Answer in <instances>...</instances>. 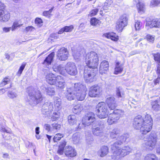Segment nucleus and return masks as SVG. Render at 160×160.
<instances>
[{
  "mask_svg": "<svg viewBox=\"0 0 160 160\" xmlns=\"http://www.w3.org/2000/svg\"><path fill=\"white\" fill-rule=\"evenodd\" d=\"M133 124L135 129L140 130L142 134H146L152 129L153 120L150 115L147 114L144 118L139 115L134 118Z\"/></svg>",
  "mask_w": 160,
  "mask_h": 160,
  "instance_id": "1",
  "label": "nucleus"
},
{
  "mask_svg": "<svg viewBox=\"0 0 160 160\" xmlns=\"http://www.w3.org/2000/svg\"><path fill=\"white\" fill-rule=\"evenodd\" d=\"M86 91L85 86L80 83H76L73 87L67 88L66 96L70 101L74 100L75 98L78 100L82 101L85 98Z\"/></svg>",
  "mask_w": 160,
  "mask_h": 160,
  "instance_id": "2",
  "label": "nucleus"
},
{
  "mask_svg": "<svg viewBox=\"0 0 160 160\" xmlns=\"http://www.w3.org/2000/svg\"><path fill=\"white\" fill-rule=\"evenodd\" d=\"M28 94V102L31 106H35L40 102L43 99L41 92L31 87L27 88Z\"/></svg>",
  "mask_w": 160,
  "mask_h": 160,
  "instance_id": "3",
  "label": "nucleus"
},
{
  "mask_svg": "<svg viewBox=\"0 0 160 160\" xmlns=\"http://www.w3.org/2000/svg\"><path fill=\"white\" fill-rule=\"evenodd\" d=\"M98 61V55L95 52H91L86 54L85 62L88 68L97 69Z\"/></svg>",
  "mask_w": 160,
  "mask_h": 160,
  "instance_id": "4",
  "label": "nucleus"
},
{
  "mask_svg": "<svg viewBox=\"0 0 160 160\" xmlns=\"http://www.w3.org/2000/svg\"><path fill=\"white\" fill-rule=\"evenodd\" d=\"M113 151V155L111 156L112 159L118 160L129 154L131 152L132 149L128 146H125L120 148H116Z\"/></svg>",
  "mask_w": 160,
  "mask_h": 160,
  "instance_id": "5",
  "label": "nucleus"
},
{
  "mask_svg": "<svg viewBox=\"0 0 160 160\" xmlns=\"http://www.w3.org/2000/svg\"><path fill=\"white\" fill-rule=\"evenodd\" d=\"M157 140V136L155 132H152L148 138H144L143 146L147 148L152 150L155 147Z\"/></svg>",
  "mask_w": 160,
  "mask_h": 160,
  "instance_id": "6",
  "label": "nucleus"
},
{
  "mask_svg": "<svg viewBox=\"0 0 160 160\" xmlns=\"http://www.w3.org/2000/svg\"><path fill=\"white\" fill-rule=\"evenodd\" d=\"M95 112L98 117L100 118H106L108 115V112L105 103L101 102L99 103L96 106Z\"/></svg>",
  "mask_w": 160,
  "mask_h": 160,
  "instance_id": "7",
  "label": "nucleus"
},
{
  "mask_svg": "<svg viewBox=\"0 0 160 160\" xmlns=\"http://www.w3.org/2000/svg\"><path fill=\"white\" fill-rule=\"evenodd\" d=\"M97 69L88 68L87 70H85L84 78L87 82H91L95 80V77L96 75Z\"/></svg>",
  "mask_w": 160,
  "mask_h": 160,
  "instance_id": "8",
  "label": "nucleus"
},
{
  "mask_svg": "<svg viewBox=\"0 0 160 160\" xmlns=\"http://www.w3.org/2000/svg\"><path fill=\"white\" fill-rule=\"evenodd\" d=\"M104 128V124L103 122L101 121L94 122L92 128V131L93 134L96 136L102 135Z\"/></svg>",
  "mask_w": 160,
  "mask_h": 160,
  "instance_id": "9",
  "label": "nucleus"
},
{
  "mask_svg": "<svg viewBox=\"0 0 160 160\" xmlns=\"http://www.w3.org/2000/svg\"><path fill=\"white\" fill-rule=\"evenodd\" d=\"M129 137V135L127 133L119 136L117 138V141L111 145V149L112 150H115L116 148H119V146H120L124 142H126V140Z\"/></svg>",
  "mask_w": 160,
  "mask_h": 160,
  "instance_id": "10",
  "label": "nucleus"
},
{
  "mask_svg": "<svg viewBox=\"0 0 160 160\" xmlns=\"http://www.w3.org/2000/svg\"><path fill=\"white\" fill-rule=\"evenodd\" d=\"M128 18L126 14L121 16L116 23V28L119 32H122L123 28L127 25Z\"/></svg>",
  "mask_w": 160,
  "mask_h": 160,
  "instance_id": "11",
  "label": "nucleus"
},
{
  "mask_svg": "<svg viewBox=\"0 0 160 160\" xmlns=\"http://www.w3.org/2000/svg\"><path fill=\"white\" fill-rule=\"evenodd\" d=\"M95 115L92 112H89L82 118V124L85 127L90 125L95 121Z\"/></svg>",
  "mask_w": 160,
  "mask_h": 160,
  "instance_id": "12",
  "label": "nucleus"
},
{
  "mask_svg": "<svg viewBox=\"0 0 160 160\" xmlns=\"http://www.w3.org/2000/svg\"><path fill=\"white\" fill-rule=\"evenodd\" d=\"M65 70L67 72L71 75L75 76L78 73L77 67L73 62H68L66 64Z\"/></svg>",
  "mask_w": 160,
  "mask_h": 160,
  "instance_id": "13",
  "label": "nucleus"
},
{
  "mask_svg": "<svg viewBox=\"0 0 160 160\" xmlns=\"http://www.w3.org/2000/svg\"><path fill=\"white\" fill-rule=\"evenodd\" d=\"M68 52L64 48H61L57 52V59L60 61H65L68 59Z\"/></svg>",
  "mask_w": 160,
  "mask_h": 160,
  "instance_id": "14",
  "label": "nucleus"
},
{
  "mask_svg": "<svg viewBox=\"0 0 160 160\" xmlns=\"http://www.w3.org/2000/svg\"><path fill=\"white\" fill-rule=\"evenodd\" d=\"M52 104L50 102H46L42 106V112L43 114L48 115L52 110Z\"/></svg>",
  "mask_w": 160,
  "mask_h": 160,
  "instance_id": "15",
  "label": "nucleus"
},
{
  "mask_svg": "<svg viewBox=\"0 0 160 160\" xmlns=\"http://www.w3.org/2000/svg\"><path fill=\"white\" fill-rule=\"evenodd\" d=\"M64 153L66 157L69 158L75 157L77 154L75 149L70 146H67L65 147Z\"/></svg>",
  "mask_w": 160,
  "mask_h": 160,
  "instance_id": "16",
  "label": "nucleus"
},
{
  "mask_svg": "<svg viewBox=\"0 0 160 160\" xmlns=\"http://www.w3.org/2000/svg\"><path fill=\"white\" fill-rule=\"evenodd\" d=\"M68 121L71 126L75 125L78 123V126L76 128V130L80 129L82 127L80 126V123L78 122L77 118L74 115H70L68 117Z\"/></svg>",
  "mask_w": 160,
  "mask_h": 160,
  "instance_id": "17",
  "label": "nucleus"
},
{
  "mask_svg": "<svg viewBox=\"0 0 160 160\" xmlns=\"http://www.w3.org/2000/svg\"><path fill=\"white\" fill-rule=\"evenodd\" d=\"M60 76H58L56 77L54 74L49 73L46 76V81L50 84L52 85H56L57 81L58 80V78Z\"/></svg>",
  "mask_w": 160,
  "mask_h": 160,
  "instance_id": "18",
  "label": "nucleus"
},
{
  "mask_svg": "<svg viewBox=\"0 0 160 160\" xmlns=\"http://www.w3.org/2000/svg\"><path fill=\"white\" fill-rule=\"evenodd\" d=\"M124 114L123 111L121 110H115L113 113H110L109 115L116 122L119 120L120 117H122Z\"/></svg>",
  "mask_w": 160,
  "mask_h": 160,
  "instance_id": "19",
  "label": "nucleus"
},
{
  "mask_svg": "<svg viewBox=\"0 0 160 160\" xmlns=\"http://www.w3.org/2000/svg\"><path fill=\"white\" fill-rule=\"evenodd\" d=\"M100 88L98 86H93L89 89V95L91 97H97L100 93Z\"/></svg>",
  "mask_w": 160,
  "mask_h": 160,
  "instance_id": "20",
  "label": "nucleus"
},
{
  "mask_svg": "<svg viewBox=\"0 0 160 160\" xmlns=\"http://www.w3.org/2000/svg\"><path fill=\"white\" fill-rule=\"evenodd\" d=\"M109 66L108 62L106 60L103 61L100 63L99 68V72L103 74L105 73L108 70Z\"/></svg>",
  "mask_w": 160,
  "mask_h": 160,
  "instance_id": "21",
  "label": "nucleus"
},
{
  "mask_svg": "<svg viewBox=\"0 0 160 160\" xmlns=\"http://www.w3.org/2000/svg\"><path fill=\"white\" fill-rule=\"evenodd\" d=\"M109 108L111 110H113L117 106L115 98L112 97L108 98L106 101Z\"/></svg>",
  "mask_w": 160,
  "mask_h": 160,
  "instance_id": "22",
  "label": "nucleus"
},
{
  "mask_svg": "<svg viewBox=\"0 0 160 160\" xmlns=\"http://www.w3.org/2000/svg\"><path fill=\"white\" fill-rule=\"evenodd\" d=\"M10 18L9 13L4 10L0 11V21L5 22L8 21Z\"/></svg>",
  "mask_w": 160,
  "mask_h": 160,
  "instance_id": "23",
  "label": "nucleus"
},
{
  "mask_svg": "<svg viewBox=\"0 0 160 160\" xmlns=\"http://www.w3.org/2000/svg\"><path fill=\"white\" fill-rule=\"evenodd\" d=\"M160 25V20L157 19L152 20V21L147 22L146 26H148L150 28L158 27Z\"/></svg>",
  "mask_w": 160,
  "mask_h": 160,
  "instance_id": "24",
  "label": "nucleus"
},
{
  "mask_svg": "<svg viewBox=\"0 0 160 160\" xmlns=\"http://www.w3.org/2000/svg\"><path fill=\"white\" fill-rule=\"evenodd\" d=\"M53 70L55 72H59L61 74L64 75L65 74V67L62 64L59 65H55L53 67Z\"/></svg>",
  "mask_w": 160,
  "mask_h": 160,
  "instance_id": "25",
  "label": "nucleus"
},
{
  "mask_svg": "<svg viewBox=\"0 0 160 160\" xmlns=\"http://www.w3.org/2000/svg\"><path fill=\"white\" fill-rule=\"evenodd\" d=\"M58 80L57 81L55 85L56 86L61 89H63L65 86V80L61 76L58 77Z\"/></svg>",
  "mask_w": 160,
  "mask_h": 160,
  "instance_id": "26",
  "label": "nucleus"
},
{
  "mask_svg": "<svg viewBox=\"0 0 160 160\" xmlns=\"http://www.w3.org/2000/svg\"><path fill=\"white\" fill-rule=\"evenodd\" d=\"M103 37L111 39L113 41H117L118 40V37L116 34L112 32L106 33L103 35Z\"/></svg>",
  "mask_w": 160,
  "mask_h": 160,
  "instance_id": "27",
  "label": "nucleus"
},
{
  "mask_svg": "<svg viewBox=\"0 0 160 160\" xmlns=\"http://www.w3.org/2000/svg\"><path fill=\"white\" fill-rule=\"evenodd\" d=\"M83 52H84V50L82 48L80 51V48H78L77 50L74 51L73 52V56L75 59L78 60L80 58L82 53Z\"/></svg>",
  "mask_w": 160,
  "mask_h": 160,
  "instance_id": "28",
  "label": "nucleus"
},
{
  "mask_svg": "<svg viewBox=\"0 0 160 160\" xmlns=\"http://www.w3.org/2000/svg\"><path fill=\"white\" fill-rule=\"evenodd\" d=\"M108 152V148L105 146H103L98 151L101 157H103L106 155Z\"/></svg>",
  "mask_w": 160,
  "mask_h": 160,
  "instance_id": "29",
  "label": "nucleus"
},
{
  "mask_svg": "<svg viewBox=\"0 0 160 160\" xmlns=\"http://www.w3.org/2000/svg\"><path fill=\"white\" fill-rule=\"evenodd\" d=\"M54 56V52H51L44 60L43 64L48 65L50 64Z\"/></svg>",
  "mask_w": 160,
  "mask_h": 160,
  "instance_id": "30",
  "label": "nucleus"
},
{
  "mask_svg": "<svg viewBox=\"0 0 160 160\" xmlns=\"http://www.w3.org/2000/svg\"><path fill=\"white\" fill-rule=\"evenodd\" d=\"M120 131L117 128H115L110 132V136L112 138H117L119 136Z\"/></svg>",
  "mask_w": 160,
  "mask_h": 160,
  "instance_id": "31",
  "label": "nucleus"
},
{
  "mask_svg": "<svg viewBox=\"0 0 160 160\" xmlns=\"http://www.w3.org/2000/svg\"><path fill=\"white\" fill-rule=\"evenodd\" d=\"M137 7L138 12L142 14L145 11V6L142 2H138L137 4Z\"/></svg>",
  "mask_w": 160,
  "mask_h": 160,
  "instance_id": "32",
  "label": "nucleus"
},
{
  "mask_svg": "<svg viewBox=\"0 0 160 160\" xmlns=\"http://www.w3.org/2000/svg\"><path fill=\"white\" fill-rule=\"evenodd\" d=\"M123 69V67H122V65H119V63L118 62L116 63L114 73L115 74H118L122 72Z\"/></svg>",
  "mask_w": 160,
  "mask_h": 160,
  "instance_id": "33",
  "label": "nucleus"
},
{
  "mask_svg": "<svg viewBox=\"0 0 160 160\" xmlns=\"http://www.w3.org/2000/svg\"><path fill=\"white\" fill-rule=\"evenodd\" d=\"M17 92L14 90H9L8 93V97L11 99H13L16 98L18 97Z\"/></svg>",
  "mask_w": 160,
  "mask_h": 160,
  "instance_id": "34",
  "label": "nucleus"
},
{
  "mask_svg": "<svg viewBox=\"0 0 160 160\" xmlns=\"http://www.w3.org/2000/svg\"><path fill=\"white\" fill-rule=\"evenodd\" d=\"M144 160H158V158L152 153L147 154L144 157Z\"/></svg>",
  "mask_w": 160,
  "mask_h": 160,
  "instance_id": "35",
  "label": "nucleus"
},
{
  "mask_svg": "<svg viewBox=\"0 0 160 160\" xmlns=\"http://www.w3.org/2000/svg\"><path fill=\"white\" fill-rule=\"evenodd\" d=\"M82 109V107L81 104H78L73 106L72 109L73 112L76 114L79 113L81 112Z\"/></svg>",
  "mask_w": 160,
  "mask_h": 160,
  "instance_id": "36",
  "label": "nucleus"
},
{
  "mask_svg": "<svg viewBox=\"0 0 160 160\" xmlns=\"http://www.w3.org/2000/svg\"><path fill=\"white\" fill-rule=\"evenodd\" d=\"M152 109L155 111H157L159 110L160 106L158 104V101L157 100L153 101L152 102Z\"/></svg>",
  "mask_w": 160,
  "mask_h": 160,
  "instance_id": "37",
  "label": "nucleus"
},
{
  "mask_svg": "<svg viewBox=\"0 0 160 160\" xmlns=\"http://www.w3.org/2000/svg\"><path fill=\"white\" fill-rule=\"evenodd\" d=\"M112 0H107L103 7V10H108L109 8V7L112 4Z\"/></svg>",
  "mask_w": 160,
  "mask_h": 160,
  "instance_id": "38",
  "label": "nucleus"
},
{
  "mask_svg": "<svg viewBox=\"0 0 160 160\" xmlns=\"http://www.w3.org/2000/svg\"><path fill=\"white\" fill-rule=\"evenodd\" d=\"M152 55L154 57V60L157 62L158 65H160V54L159 53H152Z\"/></svg>",
  "mask_w": 160,
  "mask_h": 160,
  "instance_id": "39",
  "label": "nucleus"
},
{
  "mask_svg": "<svg viewBox=\"0 0 160 160\" xmlns=\"http://www.w3.org/2000/svg\"><path fill=\"white\" fill-rule=\"evenodd\" d=\"M60 113L58 112H53L51 118L53 121L58 120L60 118Z\"/></svg>",
  "mask_w": 160,
  "mask_h": 160,
  "instance_id": "40",
  "label": "nucleus"
},
{
  "mask_svg": "<svg viewBox=\"0 0 160 160\" xmlns=\"http://www.w3.org/2000/svg\"><path fill=\"white\" fill-rule=\"evenodd\" d=\"M26 65V62H23L22 63V65L20 67L18 71V72L17 73V75L18 76H20L21 74H22V71L24 70Z\"/></svg>",
  "mask_w": 160,
  "mask_h": 160,
  "instance_id": "41",
  "label": "nucleus"
},
{
  "mask_svg": "<svg viewBox=\"0 0 160 160\" xmlns=\"http://www.w3.org/2000/svg\"><path fill=\"white\" fill-rule=\"evenodd\" d=\"M63 137V135L59 133L55 135L53 138V141L54 142H57L60 140Z\"/></svg>",
  "mask_w": 160,
  "mask_h": 160,
  "instance_id": "42",
  "label": "nucleus"
},
{
  "mask_svg": "<svg viewBox=\"0 0 160 160\" xmlns=\"http://www.w3.org/2000/svg\"><path fill=\"white\" fill-rule=\"evenodd\" d=\"M54 8V7H53L48 11H44L42 13V15L46 17H49L51 15V13Z\"/></svg>",
  "mask_w": 160,
  "mask_h": 160,
  "instance_id": "43",
  "label": "nucleus"
},
{
  "mask_svg": "<svg viewBox=\"0 0 160 160\" xmlns=\"http://www.w3.org/2000/svg\"><path fill=\"white\" fill-rule=\"evenodd\" d=\"M46 92L47 94L50 96L54 95L55 93L54 88L51 87L48 88Z\"/></svg>",
  "mask_w": 160,
  "mask_h": 160,
  "instance_id": "44",
  "label": "nucleus"
},
{
  "mask_svg": "<svg viewBox=\"0 0 160 160\" xmlns=\"http://www.w3.org/2000/svg\"><path fill=\"white\" fill-rule=\"evenodd\" d=\"M54 104L55 107L58 108L61 104V99L59 98H55L54 99Z\"/></svg>",
  "mask_w": 160,
  "mask_h": 160,
  "instance_id": "45",
  "label": "nucleus"
},
{
  "mask_svg": "<svg viewBox=\"0 0 160 160\" xmlns=\"http://www.w3.org/2000/svg\"><path fill=\"white\" fill-rule=\"evenodd\" d=\"M10 78H4L2 80V81L1 83V85L2 86H4L6 84L10 82Z\"/></svg>",
  "mask_w": 160,
  "mask_h": 160,
  "instance_id": "46",
  "label": "nucleus"
},
{
  "mask_svg": "<svg viewBox=\"0 0 160 160\" xmlns=\"http://www.w3.org/2000/svg\"><path fill=\"white\" fill-rule=\"evenodd\" d=\"M160 4V0H152L151 2L150 5L152 7H154Z\"/></svg>",
  "mask_w": 160,
  "mask_h": 160,
  "instance_id": "47",
  "label": "nucleus"
},
{
  "mask_svg": "<svg viewBox=\"0 0 160 160\" xmlns=\"http://www.w3.org/2000/svg\"><path fill=\"white\" fill-rule=\"evenodd\" d=\"M35 30V28L33 26H28L25 28L24 31L28 33L29 32H31L34 31Z\"/></svg>",
  "mask_w": 160,
  "mask_h": 160,
  "instance_id": "48",
  "label": "nucleus"
},
{
  "mask_svg": "<svg viewBox=\"0 0 160 160\" xmlns=\"http://www.w3.org/2000/svg\"><path fill=\"white\" fill-rule=\"evenodd\" d=\"M99 20L95 18H92L90 21L91 24L92 25L95 26L98 23Z\"/></svg>",
  "mask_w": 160,
  "mask_h": 160,
  "instance_id": "49",
  "label": "nucleus"
},
{
  "mask_svg": "<svg viewBox=\"0 0 160 160\" xmlns=\"http://www.w3.org/2000/svg\"><path fill=\"white\" fill-rule=\"evenodd\" d=\"M142 25V23L140 22L137 21L135 22V27L136 30H140Z\"/></svg>",
  "mask_w": 160,
  "mask_h": 160,
  "instance_id": "50",
  "label": "nucleus"
},
{
  "mask_svg": "<svg viewBox=\"0 0 160 160\" xmlns=\"http://www.w3.org/2000/svg\"><path fill=\"white\" fill-rule=\"evenodd\" d=\"M52 129H55L56 130H59L60 128L61 125L58 124V123H53L52 125Z\"/></svg>",
  "mask_w": 160,
  "mask_h": 160,
  "instance_id": "51",
  "label": "nucleus"
},
{
  "mask_svg": "<svg viewBox=\"0 0 160 160\" xmlns=\"http://www.w3.org/2000/svg\"><path fill=\"white\" fill-rule=\"evenodd\" d=\"M78 133H75L73 135L72 139L75 143L78 142L79 140V137L78 136Z\"/></svg>",
  "mask_w": 160,
  "mask_h": 160,
  "instance_id": "52",
  "label": "nucleus"
},
{
  "mask_svg": "<svg viewBox=\"0 0 160 160\" xmlns=\"http://www.w3.org/2000/svg\"><path fill=\"white\" fill-rule=\"evenodd\" d=\"M146 38L148 41L152 43L153 42L154 40V37L150 34L147 35Z\"/></svg>",
  "mask_w": 160,
  "mask_h": 160,
  "instance_id": "53",
  "label": "nucleus"
},
{
  "mask_svg": "<svg viewBox=\"0 0 160 160\" xmlns=\"http://www.w3.org/2000/svg\"><path fill=\"white\" fill-rule=\"evenodd\" d=\"M98 9H95L93 10H92L90 12L89 14V16L90 17L96 15L97 13L98 12Z\"/></svg>",
  "mask_w": 160,
  "mask_h": 160,
  "instance_id": "54",
  "label": "nucleus"
},
{
  "mask_svg": "<svg viewBox=\"0 0 160 160\" xmlns=\"http://www.w3.org/2000/svg\"><path fill=\"white\" fill-rule=\"evenodd\" d=\"M35 23L37 24L39 27L41 26V24L42 23V21L41 19L39 18H36L35 20Z\"/></svg>",
  "mask_w": 160,
  "mask_h": 160,
  "instance_id": "55",
  "label": "nucleus"
},
{
  "mask_svg": "<svg viewBox=\"0 0 160 160\" xmlns=\"http://www.w3.org/2000/svg\"><path fill=\"white\" fill-rule=\"evenodd\" d=\"M64 32H71L73 28V26L72 25L70 26H65L63 27Z\"/></svg>",
  "mask_w": 160,
  "mask_h": 160,
  "instance_id": "56",
  "label": "nucleus"
},
{
  "mask_svg": "<svg viewBox=\"0 0 160 160\" xmlns=\"http://www.w3.org/2000/svg\"><path fill=\"white\" fill-rule=\"evenodd\" d=\"M107 122L109 125H111L116 122L111 117V116L110 115L109 116Z\"/></svg>",
  "mask_w": 160,
  "mask_h": 160,
  "instance_id": "57",
  "label": "nucleus"
},
{
  "mask_svg": "<svg viewBox=\"0 0 160 160\" xmlns=\"http://www.w3.org/2000/svg\"><path fill=\"white\" fill-rule=\"evenodd\" d=\"M18 21H15L13 22L12 27H11L12 31H14L18 28Z\"/></svg>",
  "mask_w": 160,
  "mask_h": 160,
  "instance_id": "58",
  "label": "nucleus"
},
{
  "mask_svg": "<svg viewBox=\"0 0 160 160\" xmlns=\"http://www.w3.org/2000/svg\"><path fill=\"white\" fill-rule=\"evenodd\" d=\"M67 142L65 141H62L60 142V144L59 146V147L63 148H65V146L66 145Z\"/></svg>",
  "mask_w": 160,
  "mask_h": 160,
  "instance_id": "59",
  "label": "nucleus"
},
{
  "mask_svg": "<svg viewBox=\"0 0 160 160\" xmlns=\"http://www.w3.org/2000/svg\"><path fill=\"white\" fill-rule=\"evenodd\" d=\"M0 131L3 132H6L7 133H10V131L7 130L4 126L0 125Z\"/></svg>",
  "mask_w": 160,
  "mask_h": 160,
  "instance_id": "60",
  "label": "nucleus"
},
{
  "mask_svg": "<svg viewBox=\"0 0 160 160\" xmlns=\"http://www.w3.org/2000/svg\"><path fill=\"white\" fill-rule=\"evenodd\" d=\"M64 149L58 147L57 153L60 155H62L64 152Z\"/></svg>",
  "mask_w": 160,
  "mask_h": 160,
  "instance_id": "61",
  "label": "nucleus"
},
{
  "mask_svg": "<svg viewBox=\"0 0 160 160\" xmlns=\"http://www.w3.org/2000/svg\"><path fill=\"white\" fill-rule=\"evenodd\" d=\"M2 32L3 33H7L9 32L11 29L12 30L11 27H4L2 28Z\"/></svg>",
  "mask_w": 160,
  "mask_h": 160,
  "instance_id": "62",
  "label": "nucleus"
},
{
  "mask_svg": "<svg viewBox=\"0 0 160 160\" xmlns=\"http://www.w3.org/2000/svg\"><path fill=\"white\" fill-rule=\"evenodd\" d=\"M116 94H117V96L118 98H121V97H123V94H121L120 89L118 88H117Z\"/></svg>",
  "mask_w": 160,
  "mask_h": 160,
  "instance_id": "63",
  "label": "nucleus"
},
{
  "mask_svg": "<svg viewBox=\"0 0 160 160\" xmlns=\"http://www.w3.org/2000/svg\"><path fill=\"white\" fill-rule=\"evenodd\" d=\"M44 128L48 132H49L51 130L50 125L48 124H45L44 126Z\"/></svg>",
  "mask_w": 160,
  "mask_h": 160,
  "instance_id": "64",
  "label": "nucleus"
}]
</instances>
